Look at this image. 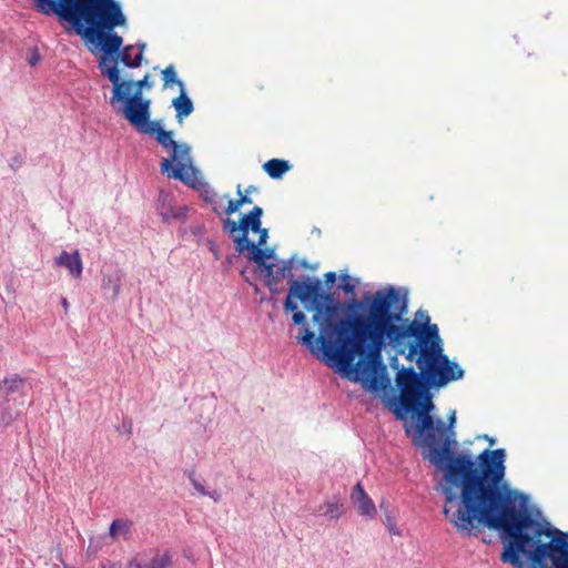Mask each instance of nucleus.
<instances>
[{"label": "nucleus", "mask_w": 568, "mask_h": 568, "mask_svg": "<svg viewBox=\"0 0 568 568\" xmlns=\"http://www.w3.org/2000/svg\"><path fill=\"white\" fill-rule=\"evenodd\" d=\"M315 338V334L314 332H312L311 329L308 328H305V332H304V335L302 337V342L304 345H307V346H311L313 341Z\"/></svg>", "instance_id": "obj_24"}, {"label": "nucleus", "mask_w": 568, "mask_h": 568, "mask_svg": "<svg viewBox=\"0 0 568 568\" xmlns=\"http://www.w3.org/2000/svg\"><path fill=\"white\" fill-rule=\"evenodd\" d=\"M505 534L503 562L524 568L523 555L531 568H568V532L523 514Z\"/></svg>", "instance_id": "obj_4"}, {"label": "nucleus", "mask_w": 568, "mask_h": 568, "mask_svg": "<svg viewBox=\"0 0 568 568\" xmlns=\"http://www.w3.org/2000/svg\"><path fill=\"white\" fill-rule=\"evenodd\" d=\"M390 530L393 531V534H397V531L395 530V527H392Z\"/></svg>", "instance_id": "obj_37"}, {"label": "nucleus", "mask_w": 568, "mask_h": 568, "mask_svg": "<svg viewBox=\"0 0 568 568\" xmlns=\"http://www.w3.org/2000/svg\"><path fill=\"white\" fill-rule=\"evenodd\" d=\"M33 8L44 16L58 17L71 24L75 33L90 39L122 22L113 0H33Z\"/></svg>", "instance_id": "obj_5"}, {"label": "nucleus", "mask_w": 568, "mask_h": 568, "mask_svg": "<svg viewBox=\"0 0 568 568\" xmlns=\"http://www.w3.org/2000/svg\"><path fill=\"white\" fill-rule=\"evenodd\" d=\"M55 263L60 266H64L70 275L74 278H80L83 271V264L78 250L72 253L62 251L61 254L55 258Z\"/></svg>", "instance_id": "obj_9"}, {"label": "nucleus", "mask_w": 568, "mask_h": 568, "mask_svg": "<svg viewBox=\"0 0 568 568\" xmlns=\"http://www.w3.org/2000/svg\"><path fill=\"white\" fill-rule=\"evenodd\" d=\"M263 215V209L254 206L248 214L244 215L240 220L241 233L239 235H245L248 237V231H258L261 226V217Z\"/></svg>", "instance_id": "obj_11"}, {"label": "nucleus", "mask_w": 568, "mask_h": 568, "mask_svg": "<svg viewBox=\"0 0 568 568\" xmlns=\"http://www.w3.org/2000/svg\"><path fill=\"white\" fill-rule=\"evenodd\" d=\"M390 530L393 531V534H397V531L395 530V527H392Z\"/></svg>", "instance_id": "obj_36"}, {"label": "nucleus", "mask_w": 568, "mask_h": 568, "mask_svg": "<svg viewBox=\"0 0 568 568\" xmlns=\"http://www.w3.org/2000/svg\"><path fill=\"white\" fill-rule=\"evenodd\" d=\"M292 270H293V258L281 261L280 263H270L265 265V268L262 270L264 276L266 277L265 284L271 291V293L276 294L278 290L276 285L282 280L290 277L292 278Z\"/></svg>", "instance_id": "obj_8"}, {"label": "nucleus", "mask_w": 568, "mask_h": 568, "mask_svg": "<svg viewBox=\"0 0 568 568\" xmlns=\"http://www.w3.org/2000/svg\"><path fill=\"white\" fill-rule=\"evenodd\" d=\"M258 191L257 186L255 185H248L246 189H245V193L246 194H252V193H256Z\"/></svg>", "instance_id": "obj_30"}, {"label": "nucleus", "mask_w": 568, "mask_h": 568, "mask_svg": "<svg viewBox=\"0 0 568 568\" xmlns=\"http://www.w3.org/2000/svg\"><path fill=\"white\" fill-rule=\"evenodd\" d=\"M172 565L171 556L165 552L156 555L145 562L133 561L130 564V568H168Z\"/></svg>", "instance_id": "obj_15"}, {"label": "nucleus", "mask_w": 568, "mask_h": 568, "mask_svg": "<svg viewBox=\"0 0 568 568\" xmlns=\"http://www.w3.org/2000/svg\"><path fill=\"white\" fill-rule=\"evenodd\" d=\"M354 288H355V286L353 284H351V283H345V284L342 285V290L345 293H353Z\"/></svg>", "instance_id": "obj_28"}, {"label": "nucleus", "mask_w": 568, "mask_h": 568, "mask_svg": "<svg viewBox=\"0 0 568 568\" xmlns=\"http://www.w3.org/2000/svg\"><path fill=\"white\" fill-rule=\"evenodd\" d=\"M161 73L164 88H172L173 85H178L180 91L182 88H185L183 81L178 78L175 69L172 64L168 65L164 70H162Z\"/></svg>", "instance_id": "obj_17"}, {"label": "nucleus", "mask_w": 568, "mask_h": 568, "mask_svg": "<svg viewBox=\"0 0 568 568\" xmlns=\"http://www.w3.org/2000/svg\"><path fill=\"white\" fill-rule=\"evenodd\" d=\"M324 280H325V284L327 286H331L335 283L336 281V274L335 272H327L324 274Z\"/></svg>", "instance_id": "obj_26"}, {"label": "nucleus", "mask_w": 568, "mask_h": 568, "mask_svg": "<svg viewBox=\"0 0 568 568\" xmlns=\"http://www.w3.org/2000/svg\"><path fill=\"white\" fill-rule=\"evenodd\" d=\"M40 55L38 53H33L32 57L29 59V63L31 65H34L39 62Z\"/></svg>", "instance_id": "obj_29"}, {"label": "nucleus", "mask_w": 568, "mask_h": 568, "mask_svg": "<svg viewBox=\"0 0 568 568\" xmlns=\"http://www.w3.org/2000/svg\"><path fill=\"white\" fill-rule=\"evenodd\" d=\"M172 105L176 111V119L180 123H182L183 119L189 116L194 110L193 102L186 95L185 88H182L179 97L173 99Z\"/></svg>", "instance_id": "obj_12"}, {"label": "nucleus", "mask_w": 568, "mask_h": 568, "mask_svg": "<svg viewBox=\"0 0 568 568\" xmlns=\"http://www.w3.org/2000/svg\"><path fill=\"white\" fill-rule=\"evenodd\" d=\"M24 385V378H22L18 374H13L11 376L3 378V381L0 382V392L8 400L10 396L20 393L23 389Z\"/></svg>", "instance_id": "obj_13"}, {"label": "nucleus", "mask_w": 568, "mask_h": 568, "mask_svg": "<svg viewBox=\"0 0 568 568\" xmlns=\"http://www.w3.org/2000/svg\"><path fill=\"white\" fill-rule=\"evenodd\" d=\"M224 230L230 232L234 239L235 236H237L241 233L240 222L236 223L235 221L227 219L224 222Z\"/></svg>", "instance_id": "obj_20"}, {"label": "nucleus", "mask_w": 568, "mask_h": 568, "mask_svg": "<svg viewBox=\"0 0 568 568\" xmlns=\"http://www.w3.org/2000/svg\"><path fill=\"white\" fill-rule=\"evenodd\" d=\"M294 300L312 303L313 322L320 326L317 342L326 359L342 373H354V379L367 384L369 389L384 388L389 382L383 361L387 345L396 355L415 362L430 385L449 379L444 372L448 362L439 353L437 324H432L423 311L416 313L415 320L403 318L406 302L395 287L366 294L362 302L353 300L347 307L358 312L342 317L343 305L331 293L323 292L320 280H291L284 311L292 313L295 325H304L305 314Z\"/></svg>", "instance_id": "obj_1"}, {"label": "nucleus", "mask_w": 568, "mask_h": 568, "mask_svg": "<svg viewBox=\"0 0 568 568\" xmlns=\"http://www.w3.org/2000/svg\"><path fill=\"white\" fill-rule=\"evenodd\" d=\"M205 496H209L210 498H212L215 503L220 501L221 499V495L214 490V491H206V495Z\"/></svg>", "instance_id": "obj_27"}, {"label": "nucleus", "mask_w": 568, "mask_h": 568, "mask_svg": "<svg viewBox=\"0 0 568 568\" xmlns=\"http://www.w3.org/2000/svg\"><path fill=\"white\" fill-rule=\"evenodd\" d=\"M132 523L126 519H114L109 529V535L112 539H118L120 536L128 538L131 531Z\"/></svg>", "instance_id": "obj_16"}, {"label": "nucleus", "mask_w": 568, "mask_h": 568, "mask_svg": "<svg viewBox=\"0 0 568 568\" xmlns=\"http://www.w3.org/2000/svg\"><path fill=\"white\" fill-rule=\"evenodd\" d=\"M62 306H63V308H64L65 311L68 310V307H69V303H68L67 298H63V300H62Z\"/></svg>", "instance_id": "obj_31"}, {"label": "nucleus", "mask_w": 568, "mask_h": 568, "mask_svg": "<svg viewBox=\"0 0 568 568\" xmlns=\"http://www.w3.org/2000/svg\"><path fill=\"white\" fill-rule=\"evenodd\" d=\"M115 4H118L120 13L122 14V22L119 24H115L114 27L110 29H103L99 37L95 39H90L89 37L78 33L83 39H85L87 43L90 45L91 52L102 51V55H106L109 59H116V64L119 63V60L129 68H138L142 63L143 59V51L145 49V44H140V51L132 57L131 51L133 50V45H126L121 50L123 39L118 33L113 32L115 28L123 27L126 23V18L124 13L122 12L121 4L113 0Z\"/></svg>", "instance_id": "obj_6"}, {"label": "nucleus", "mask_w": 568, "mask_h": 568, "mask_svg": "<svg viewBox=\"0 0 568 568\" xmlns=\"http://www.w3.org/2000/svg\"><path fill=\"white\" fill-rule=\"evenodd\" d=\"M488 442L490 443V445H493L495 443V440L491 438H488Z\"/></svg>", "instance_id": "obj_35"}, {"label": "nucleus", "mask_w": 568, "mask_h": 568, "mask_svg": "<svg viewBox=\"0 0 568 568\" xmlns=\"http://www.w3.org/2000/svg\"><path fill=\"white\" fill-rule=\"evenodd\" d=\"M254 232L258 233V235H260L258 242H257L256 245H265L266 241H267V237H268L267 229H262V226H260V230L258 231H254Z\"/></svg>", "instance_id": "obj_25"}, {"label": "nucleus", "mask_w": 568, "mask_h": 568, "mask_svg": "<svg viewBox=\"0 0 568 568\" xmlns=\"http://www.w3.org/2000/svg\"><path fill=\"white\" fill-rule=\"evenodd\" d=\"M119 288H120V286L118 284L114 285V296H116L119 294Z\"/></svg>", "instance_id": "obj_32"}, {"label": "nucleus", "mask_w": 568, "mask_h": 568, "mask_svg": "<svg viewBox=\"0 0 568 568\" xmlns=\"http://www.w3.org/2000/svg\"><path fill=\"white\" fill-rule=\"evenodd\" d=\"M234 243L239 253L242 254L245 251H250L248 258L257 264L261 270H264L265 265L270 264L266 262V260L273 257L274 255V251L272 248H262V245H256L255 243L251 242L248 237H245V235L235 236Z\"/></svg>", "instance_id": "obj_7"}, {"label": "nucleus", "mask_w": 568, "mask_h": 568, "mask_svg": "<svg viewBox=\"0 0 568 568\" xmlns=\"http://www.w3.org/2000/svg\"><path fill=\"white\" fill-rule=\"evenodd\" d=\"M444 513L447 515L449 513V509L447 507H445Z\"/></svg>", "instance_id": "obj_34"}, {"label": "nucleus", "mask_w": 568, "mask_h": 568, "mask_svg": "<svg viewBox=\"0 0 568 568\" xmlns=\"http://www.w3.org/2000/svg\"><path fill=\"white\" fill-rule=\"evenodd\" d=\"M186 207H163L160 212L163 221H170V220H179L183 219L185 216Z\"/></svg>", "instance_id": "obj_19"}, {"label": "nucleus", "mask_w": 568, "mask_h": 568, "mask_svg": "<svg viewBox=\"0 0 568 568\" xmlns=\"http://www.w3.org/2000/svg\"><path fill=\"white\" fill-rule=\"evenodd\" d=\"M290 169V162L282 159H271L263 164V170L272 179H281Z\"/></svg>", "instance_id": "obj_14"}, {"label": "nucleus", "mask_w": 568, "mask_h": 568, "mask_svg": "<svg viewBox=\"0 0 568 568\" xmlns=\"http://www.w3.org/2000/svg\"><path fill=\"white\" fill-rule=\"evenodd\" d=\"M394 363H397V358H396V356H394V357L392 358L390 365H392V366H394V365H395Z\"/></svg>", "instance_id": "obj_33"}, {"label": "nucleus", "mask_w": 568, "mask_h": 568, "mask_svg": "<svg viewBox=\"0 0 568 568\" xmlns=\"http://www.w3.org/2000/svg\"><path fill=\"white\" fill-rule=\"evenodd\" d=\"M344 514V505L338 500L327 501L323 515L329 519H337Z\"/></svg>", "instance_id": "obj_18"}, {"label": "nucleus", "mask_w": 568, "mask_h": 568, "mask_svg": "<svg viewBox=\"0 0 568 568\" xmlns=\"http://www.w3.org/2000/svg\"><path fill=\"white\" fill-rule=\"evenodd\" d=\"M240 207H241V204H240L239 199L230 200L227 203V206L225 209V214L231 215V214L237 212L240 210Z\"/></svg>", "instance_id": "obj_23"}, {"label": "nucleus", "mask_w": 568, "mask_h": 568, "mask_svg": "<svg viewBox=\"0 0 568 568\" xmlns=\"http://www.w3.org/2000/svg\"><path fill=\"white\" fill-rule=\"evenodd\" d=\"M236 193L239 195L237 199L240 201L241 206H243L245 204H252L253 203L252 197L248 194L242 192V185L241 184H237Z\"/></svg>", "instance_id": "obj_21"}, {"label": "nucleus", "mask_w": 568, "mask_h": 568, "mask_svg": "<svg viewBox=\"0 0 568 568\" xmlns=\"http://www.w3.org/2000/svg\"><path fill=\"white\" fill-rule=\"evenodd\" d=\"M189 479L191 481V484L193 485V487L201 494V495H206V490L204 488V486L195 478V474L194 471H190L189 474Z\"/></svg>", "instance_id": "obj_22"}, {"label": "nucleus", "mask_w": 568, "mask_h": 568, "mask_svg": "<svg viewBox=\"0 0 568 568\" xmlns=\"http://www.w3.org/2000/svg\"><path fill=\"white\" fill-rule=\"evenodd\" d=\"M351 497L353 503L357 505L361 515L372 517L376 513L374 503L359 483L355 485Z\"/></svg>", "instance_id": "obj_10"}, {"label": "nucleus", "mask_w": 568, "mask_h": 568, "mask_svg": "<svg viewBox=\"0 0 568 568\" xmlns=\"http://www.w3.org/2000/svg\"><path fill=\"white\" fill-rule=\"evenodd\" d=\"M440 341V357L447 363L446 375L449 378L442 385H430L422 368L417 365L419 373L409 367H402L396 375V384L400 390V404L407 412L422 408L425 414L422 417L419 433H426L425 445L428 454L425 455L438 469L444 470L445 486L443 493L446 504L457 500L456 488H460V501L463 508L453 514L450 521L458 531L470 530L473 521L477 519L485 526L505 532L518 520L523 513L511 506L501 490L505 487V450L484 449L477 457L478 468L473 458L468 455H453L452 444L456 423L455 412L448 417L449 426L438 419L436 425L428 412L434 407L429 388H442L460 379L464 369L444 354L443 341Z\"/></svg>", "instance_id": "obj_2"}, {"label": "nucleus", "mask_w": 568, "mask_h": 568, "mask_svg": "<svg viewBox=\"0 0 568 568\" xmlns=\"http://www.w3.org/2000/svg\"><path fill=\"white\" fill-rule=\"evenodd\" d=\"M100 73L112 83L110 104L139 133L154 136L155 141L168 151L170 158H163L160 169L168 178L185 184L193 182L194 168L191 159V148L186 143H178L172 131H165L159 120H151V100L143 95V90L153 88L150 74L138 81L122 80L116 68V59L106 55L100 58Z\"/></svg>", "instance_id": "obj_3"}]
</instances>
